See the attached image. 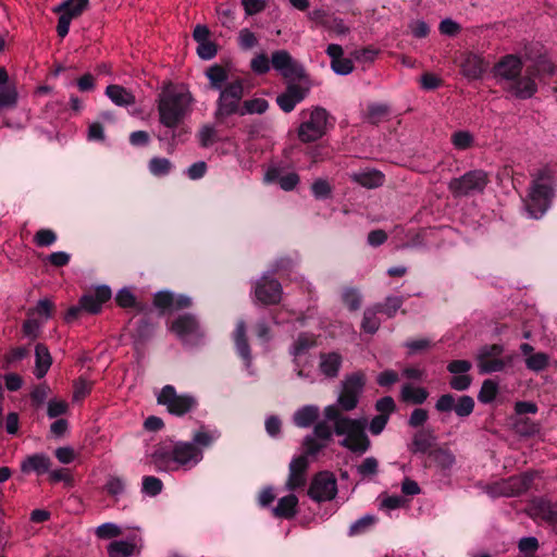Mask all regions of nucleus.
Instances as JSON below:
<instances>
[{"label":"nucleus","instance_id":"1","mask_svg":"<svg viewBox=\"0 0 557 557\" xmlns=\"http://www.w3.org/2000/svg\"><path fill=\"white\" fill-rule=\"evenodd\" d=\"M202 449L190 442L160 444L151 454V462L160 471L190 469L202 460Z\"/></svg>","mask_w":557,"mask_h":557},{"label":"nucleus","instance_id":"2","mask_svg":"<svg viewBox=\"0 0 557 557\" xmlns=\"http://www.w3.org/2000/svg\"><path fill=\"white\" fill-rule=\"evenodd\" d=\"M193 98L189 92L165 91L158 100L159 121L168 128H175L184 119Z\"/></svg>","mask_w":557,"mask_h":557},{"label":"nucleus","instance_id":"3","mask_svg":"<svg viewBox=\"0 0 557 557\" xmlns=\"http://www.w3.org/2000/svg\"><path fill=\"white\" fill-rule=\"evenodd\" d=\"M302 119L297 128V137L304 144L321 139L332 126L326 109L315 106L300 112Z\"/></svg>","mask_w":557,"mask_h":557},{"label":"nucleus","instance_id":"4","mask_svg":"<svg viewBox=\"0 0 557 557\" xmlns=\"http://www.w3.org/2000/svg\"><path fill=\"white\" fill-rule=\"evenodd\" d=\"M546 172H539L530 185L529 193L524 199V206L534 219L543 216V214L550 207L554 197V189L549 183L545 182Z\"/></svg>","mask_w":557,"mask_h":557},{"label":"nucleus","instance_id":"5","mask_svg":"<svg viewBox=\"0 0 557 557\" xmlns=\"http://www.w3.org/2000/svg\"><path fill=\"white\" fill-rule=\"evenodd\" d=\"M542 71L553 75L554 66L546 61L536 62L534 65L525 69L523 76L520 74L504 87V89L518 99H530L537 92L535 78L539 77Z\"/></svg>","mask_w":557,"mask_h":557},{"label":"nucleus","instance_id":"6","mask_svg":"<svg viewBox=\"0 0 557 557\" xmlns=\"http://www.w3.org/2000/svg\"><path fill=\"white\" fill-rule=\"evenodd\" d=\"M366 423L357 419H343L338 422L335 428L336 435H344V440L341 441V445L350 451L362 455L370 447V440L367 436Z\"/></svg>","mask_w":557,"mask_h":557},{"label":"nucleus","instance_id":"7","mask_svg":"<svg viewBox=\"0 0 557 557\" xmlns=\"http://www.w3.org/2000/svg\"><path fill=\"white\" fill-rule=\"evenodd\" d=\"M490 184V175L482 169L471 170L448 183V190L454 198L469 197L482 194Z\"/></svg>","mask_w":557,"mask_h":557},{"label":"nucleus","instance_id":"8","mask_svg":"<svg viewBox=\"0 0 557 557\" xmlns=\"http://www.w3.org/2000/svg\"><path fill=\"white\" fill-rule=\"evenodd\" d=\"M220 96L216 102L214 116L216 120H224L233 114H239L240 101L244 97V82L236 78L223 88L219 89Z\"/></svg>","mask_w":557,"mask_h":557},{"label":"nucleus","instance_id":"9","mask_svg":"<svg viewBox=\"0 0 557 557\" xmlns=\"http://www.w3.org/2000/svg\"><path fill=\"white\" fill-rule=\"evenodd\" d=\"M157 403L164 406L169 413L182 417L198 406L197 398L191 394H178L173 385H164L157 395Z\"/></svg>","mask_w":557,"mask_h":557},{"label":"nucleus","instance_id":"10","mask_svg":"<svg viewBox=\"0 0 557 557\" xmlns=\"http://www.w3.org/2000/svg\"><path fill=\"white\" fill-rule=\"evenodd\" d=\"M271 65L287 83L310 79L304 65L296 61L287 50L274 51L271 55Z\"/></svg>","mask_w":557,"mask_h":557},{"label":"nucleus","instance_id":"11","mask_svg":"<svg viewBox=\"0 0 557 557\" xmlns=\"http://www.w3.org/2000/svg\"><path fill=\"white\" fill-rule=\"evenodd\" d=\"M169 330L185 344H198L205 336V332L195 314L184 313L175 318Z\"/></svg>","mask_w":557,"mask_h":557},{"label":"nucleus","instance_id":"12","mask_svg":"<svg viewBox=\"0 0 557 557\" xmlns=\"http://www.w3.org/2000/svg\"><path fill=\"white\" fill-rule=\"evenodd\" d=\"M366 385V375L362 372H355L345 377L342 382V391L338 396V406L345 410H354Z\"/></svg>","mask_w":557,"mask_h":557},{"label":"nucleus","instance_id":"13","mask_svg":"<svg viewBox=\"0 0 557 557\" xmlns=\"http://www.w3.org/2000/svg\"><path fill=\"white\" fill-rule=\"evenodd\" d=\"M337 495V481L330 471H320L312 478L308 496L317 502L324 503L334 499Z\"/></svg>","mask_w":557,"mask_h":557},{"label":"nucleus","instance_id":"14","mask_svg":"<svg viewBox=\"0 0 557 557\" xmlns=\"http://www.w3.org/2000/svg\"><path fill=\"white\" fill-rule=\"evenodd\" d=\"M88 4L89 0H65L53 8V12L60 14L57 25L59 37L64 38L69 34L72 20L81 16Z\"/></svg>","mask_w":557,"mask_h":557},{"label":"nucleus","instance_id":"15","mask_svg":"<svg viewBox=\"0 0 557 557\" xmlns=\"http://www.w3.org/2000/svg\"><path fill=\"white\" fill-rule=\"evenodd\" d=\"M311 89V82H288L285 90L276 97V103L285 112H292L298 103L306 99Z\"/></svg>","mask_w":557,"mask_h":557},{"label":"nucleus","instance_id":"16","mask_svg":"<svg viewBox=\"0 0 557 557\" xmlns=\"http://www.w3.org/2000/svg\"><path fill=\"white\" fill-rule=\"evenodd\" d=\"M504 347L499 344L484 345L480 348L476 360L480 373L499 372L505 369V361L500 359Z\"/></svg>","mask_w":557,"mask_h":557},{"label":"nucleus","instance_id":"17","mask_svg":"<svg viewBox=\"0 0 557 557\" xmlns=\"http://www.w3.org/2000/svg\"><path fill=\"white\" fill-rule=\"evenodd\" d=\"M474 406V399L469 395L459 396L456 400L454 395L444 394L436 400L435 409L438 412H450L454 410L459 418H467L473 412Z\"/></svg>","mask_w":557,"mask_h":557},{"label":"nucleus","instance_id":"18","mask_svg":"<svg viewBox=\"0 0 557 557\" xmlns=\"http://www.w3.org/2000/svg\"><path fill=\"white\" fill-rule=\"evenodd\" d=\"M282 295L283 288L276 278L264 275L256 282L255 296L262 305H277L282 300Z\"/></svg>","mask_w":557,"mask_h":557},{"label":"nucleus","instance_id":"19","mask_svg":"<svg viewBox=\"0 0 557 557\" xmlns=\"http://www.w3.org/2000/svg\"><path fill=\"white\" fill-rule=\"evenodd\" d=\"M533 481V472H524L520 475H513L497 485V493L507 497L518 496L530 490Z\"/></svg>","mask_w":557,"mask_h":557},{"label":"nucleus","instance_id":"20","mask_svg":"<svg viewBox=\"0 0 557 557\" xmlns=\"http://www.w3.org/2000/svg\"><path fill=\"white\" fill-rule=\"evenodd\" d=\"M527 512L533 520H541L552 528L557 517V503L535 498L529 504Z\"/></svg>","mask_w":557,"mask_h":557},{"label":"nucleus","instance_id":"21","mask_svg":"<svg viewBox=\"0 0 557 557\" xmlns=\"http://www.w3.org/2000/svg\"><path fill=\"white\" fill-rule=\"evenodd\" d=\"M527 512L533 520H541L552 528L557 517V503L535 498L529 504Z\"/></svg>","mask_w":557,"mask_h":557},{"label":"nucleus","instance_id":"22","mask_svg":"<svg viewBox=\"0 0 557 557\" xmlns=\"http://www.w3.org/2000/svg\"><path fill=\"white\" fill-rule=\"evenodd\" d=\"M18 103V91L15 83L10 82L5 67H0V112L15 109Z\"/></svg>","mask_w":557,"mask_h":557},{"label":"nucleus","instance_id":"23","mask_svg":"<svg viewBox=\"0 0 557 557\" xmlns=\"http://www.w3.org/2000/svg\"><path fill=\"white\" fill-rule=\"evenodd\" d=\"M522 67V61L519 57L507 54L495 65V77L505 81L508 85L521 74Z\"/></svg>","mask_w":557,"mask_h":557},{"label":"nucleus","instance_id":"24","mask_svg":"<svg viewBox=\"0 0 557 557\" xmlns=\"http://www.w3.org/2000/svg\"><path fill=\"white\" fill-rule=\"evenodd\" d=\"M111 289L106 286H98L92 293L85 294L79 298V302L85 312L97 314L102 310L103 304L110 300Z\"/></svg>","mask_w":557,"mask_h":557},{"label":"nucleus","instance_id":"25","mask_svg":"<svg viewBox=\"0 0 557 557\" xmlns=\"http://www.w3.org/2000/svg\"><path fill=\"white\" fill-rule=\"evenodd\" d=\"M309 462L306 456H298L289 463V475L286 486L290 491L304 487L307 483V470Z\"/></svg>","mask_w":557,"mask_h":557},{"label":"nucleus","instance_id":"26","mask_svg":"<svg viewBox=\"0 0 557 557\" xmlns=\"http://www.w3.org/2000/svg\"><path fill=\"white\" fill-rule=\"evenodd\" d=\"M488 63L475 53H466L460 62L461 74L468 79H479L487 70Z\"/></svg>","mask_w":557,"mask_h":557},{"label":"nucleus","instance_id":"27","mask_svg":"<svg viewBox=\"0 0 557 557\" xmlns=\"http://www.w3.org/2000/svg\"><path fill=\"white\" fill-rule=\"evenodd\" d=\"M326 53L331 58L332 70L339 75H348L354 71V63L350 59L344 58V50L337 44H331L326 48Z\"/></svg>","mask_w":557,"mask_h":557},{"label":"nucleus","instance_id":"28","mask_svg":"<svg viewBox=\"0 0 557 557\" xmlns=\"http://www.w3.org/2000/svg\"><path fill=\"white\" fill-rule=\"evenodd\" d=\"M436 438L433 430L422 429L413 434L409 450L414 455L428 454L429 456L430 450L436 447Z\"/></svg>","mask_w":557,"mask_h":557},{"label":"nucleus","instance_id":"29","mask_svg":"<svg viewBox=\"0 0 557 557\" xmlns=\"http://www.w3.org/2000/svg\"><path fill=\"white\" fill-rule=\"evenodd\" d=\"M51 459L46 454H34L25 457L21 462L23 473H36L41 475L48 473L51 468Z\"/></svg>","mask_w":557,"mask_h":557},{"label":"nucleus","instance_id":"30","mask_svg":"<svg viewBox=\"0 0 557 557\" xmlns=\"http://www.w3.org/2000/svg\"><path fill=\"white\" fill-rule=\"evenodd\" d=\"M156 330V323L149 318L143 317L134 323V329L131 332V336L134 345L138 348L144 346L149 341Z\"/></svg>","mask_w":557,"mask_h":557},{"label":"nucleus","instance_id":"31","mask_svg":"<svg viewBox=\"0 0 557 557\" xmlns=\"http://www.w3.org/2000/svg\"><path fill=\"white\" fill-rule=\"evenodd\" d=\"M342 362L343 358L338 352H322L320 354L319 370L324 376L334 379L338 375Z\"/></svg>","mask_w":557,"mask_h":557},{"label":"nucleus","instance_id":"32","mask_svg":"<svg viewBox=\"0 0 557 557\" xmlns=\"http://www.w3.org/2000/svg\"><path fill=\"white\" fill-rule=\"evenodd\" d=\"M455 463V456L448 449L441 446H436L432 450H430V455L428 456V461H425L424 466L429 467L431 465H435L442 470H447L453 467Z\"/></svg>","mask_w":557,"mask_h":557},{"label":"nucleus","instance_id":"33","mask_svg":"<svg viewBox=\"0 0 557 557\" xmlns=\"http://www.w3.org/2000/svg\"><path fill=\"white\" fill-rule=\"evenodd\" d=\"M35 357L34 374L37 379H42L52 364V358L48 347L45 344L38 343L35 347Z\"/></svg>","mask_w":557,"mask_h":557},{"label":"nucleus","instance_id":"34","mask_svg":"<svg viewBox=\"0 0 557 557\" xmlns=\"http://www.w3.org/2000/svg\"><path fill=\"white\" fill-rule=\"evenodd\" d=\"M351 180L366 188H377L384 184L385 176L377 170L351 174Z\"/></svg>","mask_w":557,"mask_h":557},{"label":"nucleus","instance_id":"35","mask_svg":"<svg viewBox=\"0 0 557 557\" xmlns=\"http://www.w3.org/2000/svg\"><path fill=\"white\" fill-rule=\"evenodd\" d=\"M298 498L294 494L286 495L278 499L273 513L277 518L292 519L297 513Z\"/></svg>","mask_w":557,"mask_h":557},{"label":"nucleus","instance_id":"36","mask_svg":"<svg viewBox=\"0 0 557 557\" xmlns=\"http://www.w3.org/2000/svg\"><path fill=\"white\" fill-rule=\"evenodd\" d=\"M106 95L120 107L133 106L136 102L135 96L120 85H109L106 89Z\"/></svg>","mask_w":557,"mask_h":557},{"label":"nucleus","instance_id":"37","mask_svg":"<svg viewBox=\"0 0 557 557\" xmlns=\"http://www.w3.org/2000/svg\"><path fill=\"white\" fill-rule=\"evenodd\" d=\"M429 397V392L424 387H416L410 384H405L400 389V399L404 403H411L414 405H422Z\"/></svg>","mask_w":557,"mask_h":557},{"label":"nucleus","instance_id":"38","mask_svg":"<svg viewBox=\"0 0 557 557\" xmlns=\"http://www.w3.org/2000/svg\"><path fill=\"white\" fill-rule=\"evenodd\" d=\"M391 114V109L384 103H372L368 107L364 121L372 125H379L386 121Z\"/></svg>","mask_w":557,"mask_h":557},{"label":"nucleus","instance_id":"39","mask_svg":"<svg viewBox=\"0 0 557 557\" xmlns=\"http://www.w3.org/2000/svg\"><path fill=\"white\" fill-rule=\"evenodd\" d=\"M319 417V409L315 406H305L294 414V422L299 428H309Z\"/></svg>","mask_w":557,"mask_h":557},{"label":"nucleus","instance_id":"40","mask_svg":"<svg viewBox=\"0 0 557 557\" xmlns=\"http://www.w3.org/2000/svg\"><path fill=\"white\" fill-rule=\"evenodd\" d=\"M317 345V337L312 333H300L292 346V354L296 357L307 354Z\"/></svg>","mask_w":557,"mask_h":557},{"label":"nucleus","instance_id":"41","mask_svg":"<svg viewBox=\"0 0 557 557\" xmlns=\"http://www.w3.org/2000/svg\"><path fill=\"white\" fill-rule=\"evenodd\" d=\"M206 76L209 79L210 87L212 89L219 90L224 87V83L228 78V73L224 66L220 64H213L207 69Z\"/></svg>","mask_w":557,"mask_h":557},{"label":"nucleus","instance_id":"42","mask_svg":"<svg viewBox=\"0 0 557 557\" xmlns=\"http://www.w3.org/2000/svg\"><path fill=\"white\" fill-rule=\"evenodd\" d=\"M247 327L244 321H239L234 333L236 348L244 359L250 358V347L247 339Z\"/></svg>","mask_w":557,"mask_h":557},{"label":"nucleus","instance_id":"43","mask_svg":"<svg viewBox=\"0 0 557 557\" xmlns=\"http://www.w3.org/2000/svg\"><path fill=\"white\" fill-rule=\"evenodd\" d=\"M379 311L374 307H369L363 312V318L361 322V329L364 333L374 334L381 326V319L379 318Z\"/></svg>","mask_w":557,"mask_h":557},{"label":"nucleus","instance_id":"44","mask_svg":"<svg viewBox=\"0 0 557 557\" xmlns=\"http://www.w3.org/2000/svg\"><path fill=\"white\" fill-rule=\"evenodd\" d=\"M404 298L401 296H387L384 302L375 304L374 307L380 313L392 319L396 315L397 311L401 308Z\"/></svg>","mask_w":557,"mask_h":557},{"label":"nucleus","instance_id":"45","mask_svg":"<svg viewBox=\"0 0 557 557\" xmlns=\"http://www.w3.org/2000/svg\"><path fill=\"white\" fill-rule=\"evenodd\" d=\"M269 108V102L263 98H253L245 100L243 108L239 111V115L245 114H262Z\"/></svg>","mask_w":557,"mask_h":557},{"label":"nucleus","instance_id":"46","mask_svg":"<svg viewBox=\"0 0 557 557\" xmlns=\"http://www.w3.org/2000/svg\"><path fill=\"white\" fill-rule=\"evenodd\" d=\"M135 545L126 541H114L108 546L110 557H129L133 555Z\"/></svg>","mask_w":557,"mask_h":557},{"label":"nucleus","instance_id":"47","mask_svg":"<svg viewBox=\"0 0 557 557\" xmlns=\"http://www.w3.org/2000/svg\"><path fill=\"white\" fill-rule=\"evenodd\" d=\"M497 393L498 384L495 381L487 379L482 383L481 389L478 394V399L482 404H490L496 398Z\"/></svg>","mask_w":557,"mask_h":557},{"label":"nucleus","instance_id":"48","mask_svg":"<svg viewBox=\"0 0 557 557\" xmlns=\"http://www.w3.org/2000/svg\"><path fill=\"white\" fill-rule=\"evenodd\" d=\"M453 146L457 150H467L474 145V137L469 131H457L450 137Z\"/></svg>","mask_w":557,"mask_h":557},{"label":"nucleus","instance_id":"49","mask_svg":"<svg viewBox=\"0 0 557 557\" xmlns=\"http://www.w3.org/2000/svg\"><path fill=\"white\" fill-rule=\"evenodd\" d=\"M376 520L375 516L366 515L350 525L348 534L350 536L363 534L375 524Z\"/></svg>","mask_w":557,"mask_h":557},{"label":"nucleus","instance_id":"50","mask_svg":"<svg viewBox=\"0 0 557 557\" xmlns=\"http://www.w3.org/2000/svg\"><path fill=\"white\" fill-rule=\"evenodd\" d=\"M148 168H149V171L154 176L160 177V176H165L171 172L172 163L166 158L154 157L149 161Z\"/></svg>","mask_w":557,"mask_h":557},{"label":"nucleus","instance_id":"51","mask_svg":"<svg viewBox=\"0 0 557 557\" xmlns=\"http://www.w3.org/2000/svg\"><path fill=\"white\" fill-rule=\"evenodd\" d=\"M57 238L54 231L40 228L35 233L33 242L37 247H49L55 243Z\"/></svg>","mask_w":557,"mask_h":557},{"label":"nucleus","instance_id":"52","mask_svg":"<svg viewBox=\"0 0 557 557\" xmlns=\"http://www.w3.org/2000/svg\"><path fill=\"white\" fill-rule=\"evenodd\" d=\"M173 293L168 290L158 292L153 296V306L162 312L173 310Z\"/></svg>","mask_w":557,"mask_h":557},{"label":"nucleus","instance_id":"53","mask_svg":"<svg viewBox=\"0 0 557 557\" xmlns=\"http://www.w3.org/2000/svg\"><path fill=\"white\" fill-rule=\"evenodd\" d=\"M548 356L544 352H536L529 356L525 359V366L529 370L540 372L547 368L548 366Z\"/></svg>","mask_w":557,"mask_h":557},{"label":"nucleus","instance_id":"54","mask_svg":"<svg viewBox=\"0 0 557 557\" xmlns=\"http://www.w3.org/2000/svg\"><path fill=\"white\" fill-rule=\"evenodd\" d=\"M95 534L100 540H109L120 536L122 534V529L114 523L107 522L97 527Z\"/></svg>","mask_w":557,"mask_h":557},{"label":"nucleus","instance_id":"55","mask_svg":"<svg viewBox=\"0 0 557 557\" xmlns=\"http://www.w3.org/2000/svg\"><path fill=\"white\" fill-rule=\"evenodd\" d=\"M199 144L203 148H208L216 143L218 136L216 131L211 125H203L198 133Z\"/></svg>","mask_w":557,"mask_h":557},{"label":"nucleus","instance_id":"56","mask_svg":"<svg viewBox=\"0 0 557 557\" xmlns=\"http://www.w3.org/2000/svg\"><path fill=\"white\" fill-rule=\"evenodd\" d=\"M250 67L258 75L267 74L271 69V61L265 53H260L251 60Z\"/></svg>","mask_w":557,"mask_h":557},{"label":"nucleus","instance_id":"57","mask_svg":"<svg viewBox=\"0 0 557 557\" xmlns=\"http://www.w3.org/2000/svg\"><path fill=\"white\" fill-rule=\"evenodd\" d=\"M162 487V481L156 476H145L143 480V492L149 496H157Z\"/></svg>","mask_w":557,"mask_h":557},{"label":"nucleus","instance_id":"58","mask_svg":"<svg viewBox=\"0 0 557 557\" xmlns=\"http://www.w3.org/2000/svg\"><path fill=\"white\" fill-rule=\"evenodd\" d=\"M377 468L379 462L376 458L368 457L357 467V471L361 476L368 478L375 475L377 473Z\"/></svg>","mask_w":557,"mask_h":557},{"label":"nucleus","instance_id":"59","mask_svg":"<svg viewBox=\"0 0 557 557\" xmlns=\"http://www.w3.org/2000/svg\"><path fill=\"white\" fill-rule=\"evenodd\" d=\"M214 435L208 431L205 426H201L199 431L193 436V444L199 448L208 447L212 444Z\"/></svg>","mask_w":557,"mask_h":557},{"label":"nucleus","instance_id":"60","mask_svg":"<svg viewBox=\"0 0 557 557\" xmlns=\"http://www.w3.org/2000/svg\"><path fill=\"white\" fill-rule=\"evenodd\" d=\"M312 194L318 199H324L331 196L332 188L326 180H315L311 186Z\"/></svg>","mask_w":557,"mask_h":557},{"label":"nucleus","instance_id":"61","mask_svg":"<svg viewBox=\"0 0 557 557\" xmlns=\"http://www.w3.org/2000/svg\"><path fill=\"white\" fill-rule=\"evenodd\" d=\"M304 448H305V455L304 456H315L321 449H323L326 444L321 443L318 438H315L312 435H308L304 440Z\"/></svg>","mask_w":557,"mask_h":557},{"label":"nucleus","instance_id":"62","mask_svg":"<svg viewBox=\"0 0 557 557\" xmlns=\"http://www.w3.org/2000/svg\"><path fill=\"white\" fill-rule=\"evenodd\" d=\"M115 301L121 308H133L136 305V297L128 288H122L117 292Z\"/></svg>","mask_w":557,"mask_h":557},{"label":"nucleus","instance_id":"63","mask_svg":"<svg viewBox=\"0 0 557 557\" xmlns=\"http://www.w3.org/2000/svg\"><path fill=\"white\" fill-rule=\"evenodd\" d=\"M69 405L65 400L51 399L48 403L47 414L49 418H57L67 412Z\"/></svg>","mask_w":557,"mask_h":557},{"label":"nucleus","instance_id":"64","mask_svg":"<svg viewBox=\"0 0 557 557\" xmlns=\"http://www.w3.org/2000/svg\"><path fill=\"white\" fill-rule=\"evenodd\" d=\"M91 383L87 380L79 379L74 383L73 400L77 401L85 398L91 392Z\"/></svg>","mask_w":557,"mask_h":557}]
</instances>
